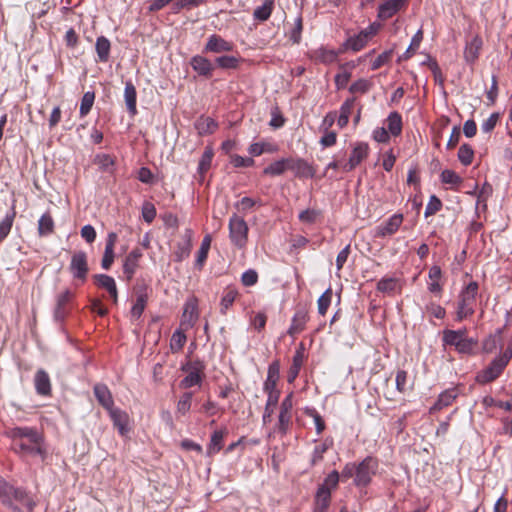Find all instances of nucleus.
I'll return each mask as SVG.
<instances>
[{
	"label": "nucleus",
	"instance_id": "obj_16",
	"mask_svg": "<svg viewBox=\"0 0 512 512\" xmlns=\"http://www.w3.org/2000/svg\"><path fill=\"white\" fill-rule=\"evenodd\" d=\"M142 256V251L139 248H135L124 258L123 273L128 281L134 277Z\"/></svg>",
	"mask_w": 512,
	"mask_h": 512
},
{
	"label": "nucleus",
	"instance_id": "obj_57",
	"mask_svg": "<svg viewBox=\"0 0 512 512\" xmlns=\"http://www.w3.org/2000/svg\"><path fill=\"white\" fill-rule=\"evenodd\" d=\"M210 246H211V236L206 235L203 238L200 249L197 252L196 265L199 268H202V266L206 262Z\"/></svg>",
	"mask_w": 512,
	"mask_h": 512
},
{
	"label": "nucleus",
	"instance_id": "obj_34",
	"mask_svg": "<svg viewBox=\"0 0 512 512\" xmlns=\"http://www.w3.org/2000/svg\"><path fill=\"white\" fill-rule=\"evenodd\" d=\"M401 290L400 280L395 277H383L377 283V291L392 294Z\"/></svg>",
	"mask_w": 512,
	"mask_h": 512
},
{
	"label": "nucleus",
	"instance_id": "obj_13",
	"mask_svg": "<svg viewBox=\"0 0 512 512\" xmlns=\"http://www.w3.org/2000/svg\"><path fill=\"white\" fill-rule=\"evenodd\" d=\"M376 34V29L373 25L360 31L357 35L350 37L346 41V47L354 52L362 50L369 42V40Z\"/></svg>",
	"mask_w": 512,
	"mask_h": 512
},
{
	"label": "nucleus",
	"instance_id": "obj_49",
	"mask_svg": "<svg viewBox=\"0 0 512 512\" xmlns=\"http://www.w3.org/2000/svg\"><path fill=\"white\" fill-rule=\"evenodd\" d=\"M292 426V413L279 412L278 422L274 428V432L285 436Z\"/></svg>",
	"mask_w": 512,
	"mask_h": 512
},
{
	"label": "nucleus",
	"instance_id": "obj_48",
	"mask_svg": "<svg viewBox=\"0 0 512 512\" xmlns=\"http://www.w3.org/2000/svg\"><path fill=\"white\" fill-rule=\"evenodd\" d=\"M213 157V148L211 146H206L198 164V173L201 177H204L206 172L210 169Z\"/></svg>",
	"mask_w": 512,
	"mask_h": 512
},
{
	"label": "nucleus",
	"instance_id": "obj_58",
	"mask_svg": "<svg viewBox=\"0 0 512 512\" xmlns=\"http://www.w3.org/2000/svg\"><path fill=\"white\" fill-rule=\"evenodd\" d=\"M18 501L21 503L24 507H26L29 511L33 510L35 506V502L30 498L27 493L20 488H14L12 492V501Z\"/></svg>",
	"mask_w": 512,
	"mask_h": 512
},
{
	"label": "nucleus",
	"instance_id": "obj_32",
	"mask_svg": "<svg viewBox=\"0 0 512 512\" xmlns=\"http://www.w3.org/2000/svg\"><path fill=\"white\" fill-rule=\"evenodd\" d=\"M467 335L466 329H459V330H451V329H445L442 332V342L443 346H452L456 348L458 344L462 341V339Z\"/></svg>",
	"mask_w": 512,
	"mask_h": 512
},
{
	"label": "nucleus",
	"instance_id": "obj_31",
	"mask_svg": "<svg viewBox=\"0 0 512 512\" xmlns=\"http://www.w3.org/2000/svg\"><path fill=\"white\" fill-rule=\"evenodd\" d=\"M124 99L129 114L135 116L137 114V91L131 81L125 83Z\"/></svg>",
	"mask_w": 512,
	"mask_h": 512
},
{
	"label": "nucleus",
	"instance_id": "obj_55",
	"mask_svg": "<svg viewBox=\"0 0 512 512\" xmlns=\"http://www.w3.org/2000/svg\"><path fill=\"white\" fill-rule=\"evenodd\" d=\"M395 383L397 391L401 394H405L413 389V385L408 383V373L405 370L397 371Z\"/></svg>",
	"mask_w": 512,
	"mask_h": 512
},
{
	"label": "nucleus",
	"instance_id": "obj_42",
	"mask_svg": "<svg viewBox=\"0 0 512 512\" xmlns=\"http://www.w3.org/2000/svg\"><path fill=\"white\" fill-rule=\"evenodd\" d=\"M239 293L234 287H227L223 291V295L220 302V312L225 315L227 310L233 305L234 301L238 297Z\"/></svg>",
	"mask_w": 512,
	"mask_h": 512
},
{
	"label": "nucleus",
	"instance_id": "obj_39",
	"mask_svg": "<svg viewBox=\"0 0 512 512\" xmlns=\"http://www.w3.org/2000/svg\"><path fill=\"white\" fill-rule=\"evenodd\" d=\"M287 170H289V157L282 158L271 163L270 165L264 168L263 174L269 176H279L282 175Z\"/></svg>",
	"mask_w": 512,
	"mask_h": 512
},
{
	"label": "nucleus",
	"instance_id": "obj_19",
	"mask_svg": "<svg viewBox=\"0 0 512 512\" xmlns=\"http://www.w3.org/2000/svg\"><path fill=\"white\" fill-rule=\"evenodd\" d=\"M308 320L309 314L307 309L304 307L298 308L292 317L290 327L287 331L288 335L295 337L300 334L305 329Z\"/></svg>",
	"mask_w": 512,
	"mask_h": 512
},
{
	"label": "nucleus",
	"instance_id": "obj_1",
	"mask_svg": "<svg viewBox=\"0 0 512 512\" xmlns=\"http://www.w3.org/2000/svg\"><path fill=\"white\" fill-rule=\"evenodd\" d=\"M8 436L11 438L12 450L24 456H39L44 460L47 456L45 438L42 432L35 427H14L9 430Z\"/></svg>",
	"mask_w": 512,
	"mask_h": 512
},
{
	"label": "nucleus",
	"instance_id": "obj_15",
	"mask_svg": "<svg viewBox=\"0 0 512 512\" xmlns=\"http://www.w3.org/2000/svg\"><path fill=\"white\" fill-rule=\"evenodd\" d=\"M233 43L225 40L220 35L212 34L208 37L203 52L206 53H223L233 50Z\"/></svg>",
	"mask_w": 512,
	"mask_h": 512
},
{
	"label": "nucleus",
	"instance_id": "obj_2",
	"mask_svg": "<svg viewBox=\"0 0 512 512\" xmlns=\"http://www.w3.org/2000/svg\"><path fill=\"white\" fill-rule=\"evenodd\" d=\"M378 460L372 456H367L361 462H349L345 464L341 471V479L343 481L353 478V483L356 487H367L373 476L378 471Z\"/></svg>",
	"mask_w": 512,
	"mask_h": 512
},
{
	"label": "nucleus",
	"instance_id": "obj_59",
	"mask_svg": "<svg viewBox=\"0 0 512 512\" xmlns=\"http://www.w3.org/2000/svg\"><path fill=\"white\" fill-rule=\"evenodd\" d=\"M278 400H279V396H277V395H274V394L267 395V401H266L264 413L262 416L263 425H266L267 423H269L271 421V417L274 413V408L277 405Z\"/></svg>",
	"mask_w": 512,
	"mask_h": 512
},
{
	"label": "nucleus",
	"instance_id": "obj_27",
	"mask_svg": "<svg viewBox=\"0 0 512 512\" xmlns=\"http://www.w3.org/2000/svg\"><path fill=\"white\" fill-rule=\"evenodd\" d=\"M459 391L457 387H452L443 391L435 404L431 407V412L440 411L445 407L450 406L458 397Z\"/></svg>",
	"mask_w": 512,
	"mask_h": 512
},
{
	"label": "nucleus",
	"instance_id": "obj_36",
	"mask_svg": "<svg viewBox=\"0 0 512 512\" xmlns=\"http://www.w3.org/2000/svg\"><path fill=\"white\" fill-rule=\"evenodd\" d=\"M55 223L49 212L44 213L38 220V235L46 237L54 233Z\"/></svg>",
	"mask_w": 512,
	"mask_h": 512
},
{
	"label": "nucleus",
	"instance_id": "obj_11",
	"mask_svg": "<svg viewBox=\"0 0 512 512\" xmlns=\"http://www.w3.org/2000/svg\"><path fill=\"white\" fill-rule=\"evenodd\" d=\"M407 5L408 0H383L378 7L377 17L382 21H386L405 9Z\"/></svg>",
	"mask_w": 512,
	"mask_h": 512
},
{
	"label": "nucleus",
	"instance_id": "obj_18",
	"mask_svg": "<svg viewBox=\"0 0 512 512\" xmlns=\"http://www.w3.org/2000/svg\"><path fill=\"white\" fill-rule=\"evenodd\" d=\"M403 215L400 213L393 214L387 221L383 222L376 228L377 237H386L395 234L403 223Z\"/></svg>",
	"mask_w": 512,
	"mask_h": 512
},
{
	"label": "nucleus",
	"instance_id": "obj_64",
	"mask_svg": "<svg viewBox=\"0 0 512 512\" xmlns=\"http://www.w3.org/2000/svg\"><path fill=\"white\" fill-rule=\"evenodd\" d=\"M331 444H332V442H330V444H329L326 440L323 443L315 446V448L312 452L311 461H310L312 466L319 464L323 460L324 454L329 449Z\"/></svg>",
	"mask_w": 512,
	"mask_h": 512
},
{
	"label": "nucleus",
	"instance_id": "obj_63",
	"mask_svg": "<svg viewBox=\"0 0 512 512\" xmlns=\"http://www.w3.org/2000/svg\"><path fill=\"white\" fill-rule=\"evenodd\" d=\"M477 346V341L473 338H469L467 335L462 339L460 344L456 346V351L460 354L471 355Z\"/></svg>",
	"mask_w": 512,
	"mask_h": 512
},
{
	"label": "nucleus",
	"instance_id": "obj_37",
	"mask_svg": "<svg viewBox=\"0 0 512 512\" xmlns=\"http://www.w3.org/2000/svg\"><path fill=\"white\" fill-rule=\"evenodd\" d=\"M98 61L106 63L110 57L111 43L105 36H99L95 44Z\"/></svg>",
	"mask_w": 512,
	"mask_h": 512
},
{
	"label": "nucleus",
	"instance_id": "obj_41",
	"mask_svg": "<svg viewBox=\"0 0 512 512\" xmlns=\"http://www.w3.org/2000/svg\"><path fill=\"white\" fill-rule=\"evenodd\" d=\"M217 127V122L211 117H200L195 123V128L200 135L212 134L216 131Z\"/></svg>",
	"mask_w": 512,
	"mask_h": 512
},
{
	"label": "nucleus",
	"instance_id": "obj_35",
	"mask_svg": "<svg viewBox=\"0 0 512 512\" xmlns=\"http://www.w3.org/2000/svg\"><path fill=\"white\" fill-rule=\"evenodd\" d=\"M502 330L499 329L495 334L486 337L482 342V349L484 353H493L498 347L502 348Z\"/></svg>",
	"mask_w": 512,
	"mask_h": 512
},
{
	"label": "nucleus",
	"instance_id": "obj_47",
	"mask_svg": "<svg viewBox=\"0 0 512 512\" xmlns=\"http://www.w3.org/2000/svg\"><path fill=\"white\" fill-rule=\"evenodd\" d=\"M423 40V30L419 29L412 37L411 43L407 50L399 57L398 61H406L410 59L420 47Z\"/></svg>",
	"mask_w": 512,
	"mask_h": 512
},
{
	"label": "nucleus",
	"instance_id": "obj_3",
	"mask_svg": "<svg viewBox=\"0 0 512 512\" xmlns=\"http://www.w3.org/2000/svg\"><path fill=\"white\" fill-rule=\"evenodd\" d=\"M479 284L471 280L464 284L457 299L456 320L462 321L475 313Z\"/></svg>",
	"mask_w": 512,
	"mask_h": 512
},
{
	"label": "nucleus",
	"instance_id": "obj_43",
	"mask_svg": "<svg viewBox=\"0 0 512 512\" xmlns=\"http://www.w3.org/2000/svg\"><path fill=\"white\" fill-rule=\"evenodd\" d=\"M387 131L392 136H399L402 132V117L398 112H391L386 119Z\"/></svg>",
	"mask_w": 512,
	"mask_h": 512
},
{
	"label": "nucleus",
	"instance_id": "obj_29",
	"mask_svg": "<svg viewBox=\"0 0 512 512\" xmlns=\"http://www.w3.org/2000/svg\"><path fill=\"white\" fill-rule=\"evenodd\" d=\"M483 45L481 37L476 35L473 39L466 44L464 50V59L467 63H474L478 58Z\"/></svg>",
	"mask_w": 512,
	"mask_h": 512
},
{
	"label": "nucleus",
	"instance_id": "obj_7",
	"mask_svg": "<svg viewBox=\"0 0 512 512\" xmlns=\"http://www.w3.org/2000/svg\"><path fill=\"white\" fill-rule=\"evenodd\" d=\"M69 271L74 279L84 283L89 273L88 258L84 251H76L71 257Z\"/></svg>",
	"mask_w": 512,
	"mask_h": 512
},
{
	"label": "nucleus",
	"instance_id": "obj_4",
	"mask_svg": "<svg viewBox=\"0 0 512 512\" xmlns=\"http://www.w3.org/2000/svg\"><path fill=\"white\" fill-rule=\"evenodd\" d=\"M229 239L231 243L242 249L247 245L249 227L244 218L237 213H233L228 223Z\"/></svg>",
	"mask_w": 512,
	"mask_h": 512
},
{
	"label": "nucleus",
	"instance_id": "obj_44",
	"mask_svg": "<svg viewBox=\"0 0 512 512\" xmlns=\"http://www.w3.org/2000/svg\"><path fill=\"white\" fill-rule=\"evenodd\" d=\"M16 217V211L14 208L8 212L5 217L0 221V243H2L9 235L14 220Z\"/></svg>",
	"mask_w": 512,
	"mask_h": 512
},
{
	"label": "nucleus",
	"instance_id": "obj_52",
	"mask_svg": "<svg viewBox=\"0 0 512 512\" xmlns=\"http://www.w3.org/2000/svg\"><path fill=\"white\" fill-rule=\"evenodd\" d=\"M440 178L442 183L450 185L451 189H458L462 183V178L455 171L450 169L443 170Z\"/></svg>",
	"mask_w": 512,
	"mask_h": 512
},
{
	"label": "nucleus",
	"instance_id": "obj_17",
	"mask_svg": "<svg viewBox=\"0 0 512 512\" xmlns=\"http://www.w3.org/2000/svg\"><path fill=\"white\" fill-rule=\"evenodd\" d=\"M289 170L298 178H313L316 173L314 167L306 160L294 157H289Z\"/></svg>",
	"mask_w": 512,
	"mask_h": 512
},
{
	"label": "nucleus",
	"instance_id": "obj_9",
	"mask_svg": "<svg viewBox=\"0 0 512 512\" xmlns=\"http://www.w3.org/2000/svg\"><path fill=\"white\" fill-rule=\"evenodd\" d=\"M135 302L131 308V319L137 321L142 316L149 298V288L147 285H137L134 289Z\"/></svg>",
	"mask_w": 512,
	"mask_h": 512
},
{
	"label": "nucleus",
	"instance_id": "obj_38",
	"mask_svg": "<svg viewBox=\"0 0 512 512\" xmlns=\"http://www.w3.org/2000/svg\"><path fill=\"white\" fill-rule=\"evenodd\" d=\"M356 98L351 97L346 99L340 107V115L337 121V124L340 128H344L347 126L349 122V117L354 109Z\"/></svg>",
	"mask_w": 512,
	"mask_h": 512
},
{
	"label": "nucleus",
	"instance_id": "obj_14",
	"mask_svg": "<svg viewBox=\"0 0 512 512\" xmlns=\"http://www.w3.org/2000/svg\"><path fill=\"white\" fill-rule=\"evenodd\" d=\"M192 249V231L187 229L182 238L176 243L173 251L174 261L182 262L190 256Z\"/></svg>",
	"mask_w": 512,
	"mask_h": 512
},
{
	"label": "nucleus",
	"instance_id": "obj_5",
	"mask_svg": "<svg viewBox=\"0 0 512 512\" xmlns=\"http://www.w3.org/2000/svg\"><path fill=\"white\" fill-rule=\"evenodd\" d=\"M507 366L508 365L497 356L487 367L477 372L475 381L480 385L494 382L502 375Z\"/></svg>",
	"mask_w": 512,
	"mask_h": 512
},
{
	"label": "nucleus",
	"instance_id": "obj_10",
	"mask_svg": "<svg viewBox=\"0 0 512 512\" xmlns=\"http://www.w3.org/2000/svg\"><path fill=\"white\" fill-rule=\"evenodd\" d=\"M369 145L365 142H358L354 145L349 160L342 166L344 172H350L354 170L362 161H364L369 155Z\"/></svg>",
	"mask_w": 512,
	"mask_h": 512
},
{
	"label": "nucleus",
	"instance_id": "obj_45",
	"mask_svg": "<svg viewBox=\"0 0 512 512\" xmlns=\"http://www.w3.org/2000/svg\"><path fill=\"white\" fill-rule=\"evenodd\" d=\"M338 58V53L335 50L320 47L314 51V59L323 64H332Z\"/></svg>",
	"mask_w": 512,
	"mask_h": 512
},
{
	"label": "nucleus",
	"instance_id": "obj_25",
	"mask_svg": "<svg viewBox=\"0 0 512 512\" xmlns=\"http://www.w3.org/2000/svg\"><path fill=\"white\" fill-rule=\"evenodd\" d=\"M228 430L227 428H222L219 430H215L210 437V442L206 449V454L209 457L214 456L219 453L224 445V438L227 436Z\"/></svg>",
	"mask_w": 512,
	"mask_h": 512
},
{
	"label": "nucleus",
	"instance_id": "obj_12",
	"mask_svg": "<svg viewBox=\"0 0 512 512\" xmlns=\"http://www.w3.org/2000/svg\"><path fill=\"white\" fill-rule=\"evenodd\" d=\"M280 378V364L279 361H273L267 371V378L264 382L263 390L267 395L280 396V391L277 389V383Z\"/></svg>",
	"mask_w": 512,
	"mask_h": 512
},
{
	"label": "nucleus",
	"instance_id": "obj_21",
	"mask_svg": "<svg viewBox=\"0 0 512 512\" xmlns=\"http://www.w3.org/2000/svg\"><path fill=\"white\" fill-rule=\"evenodd\" d=\"M190 65L199 76L212 77L214 65L208 58L202 55H195L191 58Z\"/></svg>",
	"mask_w": 512,
	"mask_h": 512
},
{
	"label": "nucleus",
	"instance_id": "obj_24",
	"mask_svg": "<svg viewBox=\"0 0 512 512\" xmlns=\"http://www.w3.org/2000/svg\"><path fill=\"white\" fill-rule=\"evenodd\" d=\"M198 319V309L196 300H189L185 303L180 326L189 329L194 326Z\"/></svg>",
	"mask_w": 512,
	"mask_h": 512
},
{
	"label": "nucleus",
	"instance_id": "obj_20",
	"mask_svg": "<svg viewBox=\"0 0 512 512\" xmlns=\"http://www.w3.org/2000/svg\"><path fill=\"white\" fill-rule=\"evenodd\" d=\"M118 241V235L115 232H109L106 238V245L104 254L101 260V267L105 270H109L114 262L115 254L114 248Z\"/></svg>",
	"mask_w": 512,
	"mask_h": 512
},
{
	"label": "nucleus",
	"instance_id": "obj_6",
	"mask_svg": "<svg viewBox=\"0 0 512 512\" xmlns=\"http://www.w3.org/2000/svg\"><path fill=\"white\" fill-rule=\"evenodd\" d=\"M205 365L199 361H190L182 366V370L187 373L186 377L181 381L183 388H190L200 385L204 378Z\"/></svg>",
	"mask_w": 512,
	"mask_h": 512
},
{
	"label": "nucleus",
	"instance_id": "obj_33",
	"mask_svg": "<svg viewBox=\"0 0 512 512\" xmlns=\"http://www.w3.org/2000/svg\"><path fill=\"white\" fill-rule=\"evenodd\" d=\"M428 277L430 282L428 283V290L431 293L441 294L443 290V285L440 283L442 278V270L439 266L433 265L429 269Z\"/></svg>",
	"mask_w": 512,
	"mask_h": 512
},
{
	"label": "nucleus",
	"instance_id": "obj_30",
	"mask_svg": "<svg viewBox=\"0 0 512 512\" xmlns=\"http://www.w3.org/2000/svg\"><path fill=\"white\" fill-rule=\"evenodd\" d=\"M94 395L99 404L102 405L107 411L114 407L112 394L106 385L96 384L94 386Z\"/></svg>",
	"mask_w": 512,
	"mask_h": 512
},
{
	"label": "nucleus",
	"instance_id": "obj_50",
	"mask_svg": "<svg viewBox=\"0 0 512 512\" xmlns=\"http://www.w3.org/2000/svg\"><path fill=\"white\" fill-rule=\"evenodd\" d=\"M12 492L13 486H11L0 476V500L2 504L7 506L8 508L16 509L12 505Z\"/></svg>",
	"mask_w": 512,
	"mask_h": 512
},
{
	"label": "nucleus",
	"instance_id": "obj_22",
	"mask_svg": "<svg viewBox=\"0 0 512 512\" xmlns=\"http://www.w3.org/2000/svg\"><path fill=\"white\" fill-rule=\"evenodd\" d=\"M108 413L114 427L117 428L120 435L125 436L129 432L128 414L125 411L115 407H113L111 410H108Z\"/></svg>",
	"mask_w": 512,
	"mask_h": 512
},
{
	"label": "nucleus",
	"instance_id": "obj_40",
	"mask_svg": "<svg viewBox=\"0 0 512 512\" xmlns=\"http://www.w3.org/2000/svg\"><path fill=\"white\" fill-rule=\"evenodd\" d=\"M331 504V494L323 489H317L313 512H327Z\"/></svg>",
	"mask_w": 512,
	"mask_h": 512
},
{
	"label": "nucleus",
	"instance_id": "obj_53",
	"mask_svg": "<svg viewBox=\"0 0 512 512\" xmlns=\"http://www.w3.org/2000/svg\"><path fill=\"white\" fill-rule=\"evenodd\" d=\"M277 146L268 142L252 143L248 151L253 156H260L265 152L273 153L277 151Z\"/></svg>",
	"mask_w": 512,
	"mask_h": 512
},
{
	"label": "nucleus",
	"instance_id": "obj_56",
	"mask_svg": "<svg viewBox=\"0 0 512 512\" xmlns=\"http://www.w3.org/2000/svg\"><path fill=\"white\" fill-rule=\"evenodd\" d=\"M340 478L341 474L334 470L325 477L323 483L318 487V489H323L324 491L331 493L338 487Z\"/></svg>",
	"mask_w": 512,
	"mask_h": 512
},
{
	"label": "nucleus",
	"instance_id": "obj_46",
	"mask_svg": "<svg viewBox=\"0 0 512 512\" xmlns=\"http://www.w3.org/2000/svg\"><path fill=\"white\" fill-rule=\"evenodd\" d=\"M274 2V0H265L261 6L254 10V19L262 22L267 21L274 10Z\"/></svg>",
	"mask_w": 512,
	"mask_h": 512
},
{
	"label": "nucleus",
	"instance_id": "obj_61",
	"mask_svg": "<svg viewBox=\"0 0 512 512\" xmlns=\"http://www.w3.org/2000/svg\"><path fill=\"white\" fill-rule=\"evenodd\" d=\"M457 156L462 165L469 166L474 159V150L469 144H462Z\"/></svg>",
	"mask_w": 512,
	"mask_h": 512
},
{
	"label": "nucleus",
	"instance_id": "obj_8",
	"mask_svg": "<svg viewBox=\"0 0 512 512\" xmlns=\"http://www.w3.org/2000/svg\"><path fill=\"white\" fill-rule=\"evenodd\" d=\"M75 298V293L69 289L64 290L56 296V305L54 309V319L63 322L70 314V304Z\"/></svg>",
	"mask_w": 512,
	"mask_h": 512
},
{
	"label": "nucleus",
	"instance_id": "obj_23",
	"mask_svg": "<svg viewBox=\"0 0 512 512\" xmlns=\"http://www.w3.org/2000/svg\"><path fill=\"white\" fill-rule=\"evenodd\" d=\"M93 278L95 284L99 288L105 289L116 304L118 301V291L114 278L106 274H96Z\"/></svg>",
	"mask_w": 512,
	"mask_h": 512
},
{
	"label": "nucleus",
	"instance_id": "obj_26",
	"mask_svg": "<svg viewBox=\"0 0 512 512\" xmlns=\"http://www.w3.org/2000/svg\"><path fill=\"white\" fill-rule=\"evenodd\" d=\"M34 385L38 395L41 396H50L51 395V381L48 373L39 369L34 376Z\"/></svg>",
	"mask_w": 512,
	"mask_h": 512
},
{
	"label": "nucleus",
	"instance_id": "obj_54",
	"mask_svg": "<svg viewBox=\"0 0 512 512\" xmlns=\"http://www.w3.org/2000/svg\"><path fill=\"white\" fill-rule=\"evenodd\" d=\"M186 341H187V337H186L185 333L181 329L176 330L172 334V337L170 339L171 352L172 353L180 352L183 349Z\"/></svg>",
	"mask_w": 512,
	"mask_h": 512
},
{
	"label": "nucleus",
	"instance_id": "obj_60",
	"mask_svg": "<svg viewBox=\"0 0 512 512\" xmlns=\"http://www.w3.org/2000/svg\"><path fill=\"white\" fill-rule=\"evenodd\" d=\"M95 101V93L93 91H87L84 93L81 103L79 114L81 117H85L91 111Z\"/></svg>",
	"mask_w": 512,
	"mask_h": 512
},
{
	"label": "nucleus",
	"instance_id": "obj_51",
	"mask_svg": "<svg viewBox=\"0 0 512 512\" xmlns=\"http://www.w3.org/2000/svg\"><path fill=\"white\" fill-rule=\"evenodd\" d=\"M215 62L218 67L222 69H237L242 62V58L231 55H223L217 57Z\"/></svg>",
	"mask_w": 512,
	"mask_h": 512
},
{
	"label": "nucleus",
	"instance_id": "obj_62",
	"mask_svg": "<svg viewBox=\"0 0 512 512\" xmlns=\"http://www.w3.org/2000/svg\"><path fill=\"white\" fill-rule=\"evenodd\" d=\"M304 414L308 417H311L314 420L316 432L318 435L322 434V432L325 430L326 425L325 421L322 418V416L318 413V411L315 408H309L306 407L304 409Z\"/></svg>",
	"mask_w": 512,
	"mask_h": 512
},
{
	"label": "nucleus",
	"instance_id": "obj_28",
	"mask_svg": "<svg viewBox=\"0 0 512 512\" xmlns=\"http://www.w3.org/2000/svg\"><path fill=\"white\" fill-rule=\"evenodd\" d=\"M304 360H305L304 347H303V344H301L293 356L292 365L288 371L287 381L289 383L294 382L295 379L298 377L301 367L304 363Z\"/></svg>",
	"mask_w": 512,
	"mask_h": 512
}]
</instances>
